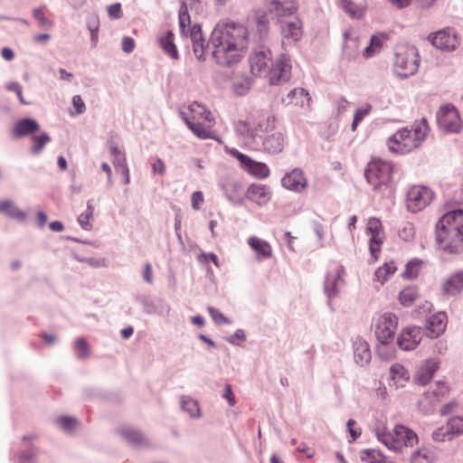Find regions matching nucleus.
Returning a JSON list of instances; mask_svg holds the SVG:
<instances>
[{
    "label": "nucleus",
    "instance_id": "obj_9",
    "mask_svg": "<svg viewBox=\"0 0 463 463\" xmlns=\"http://www.w3.org/2000/svg\"><path fill=\"white\" fill-rule=\"evenodd\" d=\"M434 193L424 185H412L406 194V207L411 213L426 208L432 201Z\"/></svg>",
    "mask_w": 463,
    "mask_h": 463
},
{
    "label": "nucleus",
    "instance_id": "obj_58",
    "mask_svg": "<svg viewBox=\"0 0 463 463\" xmlns=\"http://www.w3.org/2000/svg\"><path fill=\"white\" fill-rule=\"evenodd\" d=\"M72 105L77 115L82 114L85 111V103L80 95H75L72 98Z\"/></svg>",
    "mask_w": 463,
    "mask_h": 463
},
{
    "label": "nucleus",
    "instance_id": "obj_52",
    "mask_svg": "<svg viewBox=\"0 0 463 463\" xmlns=\"http://www.w3.org/2000/svg\"><path fill=\"white\" fill-rule=\"evenodd\" d=\"M415 230L411 222H406L400 230L399 236L405 241H410L414 238Z\"/></svg>",
    "mask_w": 463,
    "mask_h": 463
},
{
    "label": "nucleus",
    "instance_id": "obj_38",
    "mask_svg": "<svg viewBox=\"0 0 463 463\" xmlns=\"http://www.w3.org/2000/svg\"><path fill=\"white\" fill-rule=\"evenodd\" d=\"M397 270V267L393 261L385 262L379 267L375 273V279L381 284H384Z\"/></svg>",
    "mask_w": 463,
    "mask_h": 463
},
{
    "label": "nucleus",
    "instance_id": "obj_17",
    "mask_svg": "<svg viewBox=\"0 0 463 463\" xmlns=\"http://www.w3.org/2000/svg\"><path fill=\"white\" fill-rule=\"evenodd\" d=\"M249 63L253 75L266 73L269 65L272 64L271 52L269 49L253 52L250 55Z\"/></svg>",
    "mask_w": 463,
    "mask_h": 463
},
{
    "label": "nucleus",
    "instance_id": "obj_30",
    "mask_svg": "<svg viewBox=\"0 0 463 463\" xmlns=\"http://www.w3.org/2000/svg\"><path fill=\"white\" fill-rule=\"evenodd\" d=\"M193 43V50L196 58L200 61L205 60V44L203 37L201 26L194 24V29L189 35Z\"/></svg>",
    "mask_w": 463,
    "mask_h": 463
},
{
    "label": "nucleus",
    "instance_id": "obj_23",
    "mask_svg": "<svg viewBox=\"0 0 463 463\" xmlns=\"http://www.w3.org/2000/svg\"><path fill=\"white\" fill-rule=\"evenodd\" d=\"M344 275L345 269L340 265H334L328 271L325 281V289L329 295L335 294L344 285Z\"/></svg>",
    "mask_w": 463,
    "mask_h": 463
},
{
    "label": "nucleus",
    "instance_id": "obj_26",
    "mask_svg": "<svg viewBox=\"0 0 463 463\" xmlns=\"http://www.w3.org/2000/svg\"><path fill=\"white\" fill-rule=\"evenodd\" d=\"M286 105H295L301 108H310L311 97L309 93L303 88H295L288 92L287 97L283 99Z\"/></svg>",
    "mask_w": 463,
    "mask_h": 463
},
{
    "label": "nucleus",
    "instance_id": "obj_59",
    "mask_svg": "<svg viewBox=\"0 0 463 463\" xmlns=\"http://www.w3.org/2000/svg\"><path fill=\"white\" fill-rule=\"evenodd\" d=\"M135 48V41L131 37H124L122 40V50L129 53L131 52Z\"/></svg>",
    "mask_w": 463,
    "mask_h": 463
},
{
    "label": "nucleus",
    "instance_id": "obj_15",
    "mask_svg": "<svg viewBox=\"0 0 463 463\" xmlns=\"http://www.w3.org/2000/svg\"><path fill=\"white\" fill-rule=\"evenodd\" d=\"M429 40L435 47L443 51H454L459 44L457 34L449 29L430 34Z\"/></svg>",
    "mask_w": 463,
    "mask_h": 463
},
{
    "label": "nucleus",
    "instance_id": "obj_27",
    "mask_svg": "<svg viewBox=\"0 0 463 463\" xmlns=\"http://www.w3.org/2000/svg\"><path fill=\"white\" fill-rule=\"evenodd\" d=\"M111 161L116 169V172L121 174L124 176L125 184H129V169L127 165L125 154L121 152L118 148L113 146L111 148Z\"/></svg>",
    "mask_w": 463,
    "mask_h": 463
},
{
    "label": "nucleus",
    "instance_id": "obj_19",
    "mask_svg": "<svg viewBox=\"0 0 463 463\" xmlns=\"http://www.w3.org/2000/svg\"><path fill=\"white\" fill-rule=\"evenodd\" d=\"M245 197L259 206L266 205L272 197L269 185L264 184H251L246 190Z\"/></svg>",
    "mask_w": 463,
    "mask_h": 463
},
{
    "label": "nucleus",
    "instance_id": "obj_21",
    "mask_svg": "<svg viewBox=\"0 0 463 463\" xmlns=\"http://www.w3.org/2000/svg\"><path fill=\"white\" fill-rule=\"evenodd\" d=\"M281 184L288 190L301 193L307 188V180L304 172L296 168L283 176Z\"/></svg>",
    "mask_w": 463,
    "mask_h": 463
},
{
    "label": "nucleus",
    "instance_id": "obj_22",
    "mask_svg": "<svg viewBox=\"0 0 463 463\" xmlns=\"http://www.w3.org/2000/svg\"><path fill=\"white\" fill-rule=\"evenodd\" d=\"M439 368V361L435 358L425 360L419 367L415 381L420 385L428 384L433 378L435 373Z\"/></svg>",
    "mask_w": 463,
    "mask_h": 463
},
{
    "label": "nucleus",
    "instance_id": "obj_62",
    "mask_svg": "<svg viewBox=\"0 0 463 463\" xmlns=\"http://www.w3.org/2000/svg\"><path fill=\"white\" fill-rule=\"evenodd\" d=\"M458 406V402L455 401L449 402V403L442 406L440 409V413L445 415L453 411Z\"/></svg>",
    "mask_w": 463,
    "mask_h": 463
},
{
    "label": "nucleus",
    "instance_id": "obj_28",
    "mask_svg": "<svg viewBox=\"0 0 463 463\" xmlns=\"http://www.w3.org/2000/svg\"><path fill=\"white\" fill-rule=\"evenodd\" d=\"M40 130V126L36 120L32 118H24L18 120L12 130L14 137H22L24 136L32 135Z\"/></svg>",
    "mask_w": 463,
    "mask_h": 463
},
{
    "label": "nucleus",
    "instance_id": "obj_20",
    "mask_svg": "<svg viewBox=\"0 0 463 463\" xmlns=\"http://www.w3.org/2000/svg\"><path fill=\"white\" fill-rule=\"evenodd\" d=\"M448 317L445 312H438L430 316L425 323V334L430 338L441 335L447 327Z\"/></svg>",
    "mask_w": 463,
    "mask_h": 463
},
{
    "label": "nucleus",
    "instance_id": "obj_49",
    "mask_svg": "<svg viewBox=\"0 0 463 463\" xmlns=\"http://www.w3.org/2000/svg\"><path fill=\"white\" fill-rule=\"evenodd\" d=\"M33 17L38 21L39 26L43 29H50L52 26V22L45 17L43 7L35 8L33 10Z\"/></svg>",
    "mask_w": 463,
    "mask_h": 463
},
{
    "label": "nucleus",
    "instance_id": "obj_47",
    "mask_svg": "<svg viewBox=\"0 0 463 463\" xmlns=\"http://www.w3.org/2000/svg\"><path fill=\"white\" fill-rule=\"evenodd\" d=\"M33 146L32 152L33 154H38L43 148V146L51 141V137L48 134L43 133L41 135H34L31 137Z\"/></svg>",
    "mask_w": 463,
    "mask_h": 463
},
{
    "label": "nucleus",
    "instance_id": "obj_39",
    "mask_svg": "<svg viewBox=\"0 0 463 463\" xmlns=\"http://www.w3.org/2000/svg\"><path fill=\"white\" fill-rule=\"evenodd\" d=\"M0 213L16 220H24L25 217V213L9 200L0 202Z\"/></svg>",
    "mask_w": 463,
    "mask_h": 463
},
{
    "label": "nucleus",
    "instance_id": "obj_29",
    "mask_svg": "<svg viewBox=\"0 0 463 463\" xmlns=\"http://www.w3.org/2000/svg\"><path fill=\"white\" fill-rule=\"evenodd\" d=\"M236 129L241 134L254 137L261 132V125L257 122V117L251 115L246 120L236 123Z\"/></svg>",
    "mask_w": 463,
    "mask_h": 463
},
{
    "label": "nucleus",
    "instance_id": "obj_61",
    "mask_svg": "<svg viewBox=\"0 0 463 463\" xmlns=\"http://www.w3.org/2000/svg\"><path fill=\"white\" fill-rule=\"evenodd\" d=\"M152 170L154 173L164 175L165 172V165L163 160L156 159L152 165Z\"/></svg>",
    "mask_w": 463,
    "mask_h": 463
},
{
    "label": "nucleus",
    "instance_id": "obj_16",
    "mask_svg": "<svg viewBox=\"0 0 463 463\" xmlns=\"http://www.w3.org/2000/svg\"><path fill=\"white\" fill-rule=\"evenodd\" d=\"M421 328L420 326H406L401 331L397 344L402 350H414L421 341Z\"/></svg>",
    "mask_w": 463,
    "mask_h": 463
},
{
    "label": "nucleus",
    "instance_id": "obj_43",
    "mask_svg": "<svg viewBox=\"0 0 463 463\" xmlns=\"http://www.w3.org/2000/svg\"><path fill=\"white\" fill-rule=\"evenodd\" d=\"M120 434L131 444L138 446L147 445L146 437L138 430L130 428H125L120 430Z\"/></svg>",
    "mask_w": 463,
    "mask_h": 463
},
{
    "label": "nucleus",
    "instance_id": "obj_1",
    "mask_svg": "<svg viewBox=\"0 0 463 463\" xmlns=\"http://www.w3.org/2000/svg\"><path fill=\"white\" fill-rule=\"evenodd\" d=\"M210 43L214 61L222 66H231L245 56L250 43V33L241 24L222 22L213 30Z\"/></svg>",
    "mask_w": 463,
    "mask_h": 463
},
{
    "label": "nucleus",
    "instance_id": "obj_11",
    "mask_svg": "<svg viewBox=\"0 0 463 463\" xmlns=\"http://www.w3.org/2000/svg\"><path fill=\"white\" fill-rule=\"evenodd\" d=\"M438 123L447 132L458 133L462 128V121L457 109L450 105L440 107L438 112Z\"/></svg>",
    "mask_w": 463,
    "mask_h": 463
},
{
    "label": "nucleus",
    "instance_id": "obj_31",
    "mask_svg": "<svg viewBox=\"0 0 463 463\" xmlns=\"http://www.w3.org/2000/svg\"><path fill=\"white\" fill-rule=\"evenodd\" d=\"M354 357L355 363L362 366L367 364L371 360L369 345L362 338L356 339L354 343Z\"/></svg>",
    "mask_w": 463,
    "mask_h": 463
},
{
    "label": "nucleus",
    "instance_id": "obj_55",
    "mask_svg": "<svg viewBox=\"0 0 463 463\" xmlns=\"http://www.w3.org/2000/svg\"><path fill=\"white\" fill-rule=\"evenodd\" d=\"M250 88V81L248 79H244L241 81H236L233 84V91L240 96L246 94Z\"/></svg>",
    "mask_w": 463,
    "mask_h": 463
},
{
    "label": "nucleus",
    "instance_id": "obj_48",
    "mask_svg": "<svg viewBox=\"0 0 463 463\" xmlns=\"http://www.w3.org/2000/svg\"><path fill=\"white\" fill-rule=\"evenodd\" d=\"M371 109L372 106L368 104L356 109L351 126L353 131L356 130L359 123L370 113Z\"/></svg>",
    "mask_w": 463,
    "mask_h": 463
},
{
    "label": "nucleus",
    "instance_id": "obj_44",
    "mask_svg": "<svg viewBox=\"0 0 463 463\" xmlns=\"http://www.w3.org/2000/svg\"><path fill=\"white\" fill-rule=\"evenodd\" d=\"M179 27L181 33L184 35H190L192 29H194V25H191V19L186 5H182L179 10Z\"/></svg>",
    "mask_w": 463,
    "mask_h": 463
},
{
    "label": "nucleus",
    "instance_id": "obj_41",
    "mask_svg": "<svg viewBox=\"0 0 463 463\" xmlns=\"http://www.w3.org/2000/svg\"><path fill=\"white\" fill-rule=\"evenodd\" d=\"M424 261L420 259H412L407 262L404 270L402 273V278L413 279L417 278L423 267Z\"/></svg>",
    "mask_w": 463,
    "mask_h": 463
},
{
    "label": "nucleus",
    "instance_id": "obj_51",
    "mask_svg": "<svg viewBox=\"0 0 463 463\" xmlns=\"http://www.w3.org/2000/svg\"><path fill=\"white\" fill-rule=\"evenodd\" d=\"M75 350L80 359L87 358L90 355V350L87 341L84 338H78L75 341Z\"/></svg>",
    "mask_w": 463,
    "mask_h": 463
},
{
    "label": "nucleus",
    "instance_id": "obj_40",
    "mask_svg": "<svg viewBox=\"0 0 463 463\" xmlns=\"http://www.w3.org/2000/svg\"><path fill=\"white\" fill-rule=\"evenodd\" d=\"M341 6L345 10V12L354 19L362 18L366 11L365 5H356L354 2L351 0H341Z\"/></svg>",
    "mask_w": 463,
    "mask_h": 463
},
{
    "label": "nucleus",
    "instance_id": "obj_12",
    "mask_svg": "<svg viewBox=\"0 0 463 463\" xmlns=\"http://www.w3.org/2000/svg\"><path fill=\"white\" fill-rule=\"evenodd\" d=\"M230 154L240 162L241 167L250 175L260 179L267 178L269 175L270 171L266 164L257 162L236 149H232Z\"/></svg>",
    "mask_w": 463,
    "mask_h": 463
},
{
    "label": "nucleus",
    "instance_id": "obj_3",
    "mask_svg": "<svg viewBox=\"0 0 463 463\" xmlns=\"http://www.w3.org/2000/svg\"><path fill=\"white\" fill-rule=\"evenodd\" d=\"M428 131L427 120L422 118L420 121H416L411 129L405 128L395 132L388 139V146L392 152L409 153L420 146Z\"/></svg>",
    "mask_w": 463,
    "mask_h": 463
},
{
    "label": "nucleus",
    "instance_id": "obj_10",
    "mask_svg": "<svg viewBox=\"0 0 463 463\" xmlns=\"http://www.w3.org/2000/svg\"><path fill=\"white\" fill-rule=\"evenodd\" d=\"M366 234L370 237V252L374 260H376L385 241V232L380 219L372 217L368 220L366 224Z\"/></svg>",
    "mask_w": 463,
    "mask_h": 463
},
{
    "label": "nucleus",
    "instance_id": "obj_35",
    "mask_svg": "<svg viewBox=\"0 0 463 463\" xmlns=\"http://www.w3.org/2000/svg\"><path fill=\"white\" fill-rule=\"evenodd\" d=\"M284 142V136L281 133L277 132L268 136L265 138L263 142V146L264 149L269 153L276 154L282 151Z\"/></svg>",
    "mask_w": 463,
    "mask_h": 463
},
{
    "label": "nucleus",
    "instance_id": "obj_4",
    "mask_svg": "<svg viewBox=\"0 0 463 463\" xmlns=\"http://www.w3.org/2000/svg\"><path fill=\"white\" fill-rule=\"evenodd\" d=\"M182 118L191 131L201 139L214 138V117L203 105L193 102L188 113L182 112Z\"/></svg>",
    "mask_w": 463,
    "mask_h": 463
},
{
    "label": "nucleus",
    "instance_id": "obj_50",
    "mask_svg": "<svg viewBox=\"0 0 463 463\" xmlns=\"http://www.w3.org/2000/svg\"><path fill=\"white\" fill-rule=\"evenodd\" d=\"M182 408L188 411L189 414L193 417L198 416L199 414V406L197 402L192 400L190 398H183L181 401Z\"/></svg>",
    "mask_w": 463,
    "mask_h": 463
},
{
    "label": "nucleus",
    "instance_id": "obj_33",
    "mask_svg": "<svg viewBox=\"0 0 463 463\" xmlns=\"http://www.w3.org/2000/svg\"><path fill=\"white\" fill-rule=\"evenodd\" d=\"M159 46L164 52L173 60H177L179 57L176 45L174 43V33L167 31L157 38Z\"/></svg>",
    "mask_w": 463,
    "mask_h": 463
},
{
    "label": "nucleus",
    "instance_id": "obj_32",
    "mask_svg": "<svg viewBox=\"0 0 463 463\" xmlns=\"http://www.w3.org/2000/svg\"><path fill=\"white\" fill-rule=\"evenodd\" d=\"M248 244L257 253L259 260L268 259L272 256V248L270 244L264 240L251 236L248 239Z\"/></svg>",
    "mask_w": 463,
    "mask_h": 463
},
{
    "label": "nucleus",
    "instance_id": "obj_14",
    "mask_svg": "<svg viewBox=\"0 0 463 463\" xmlns=\"http://www.w3.org/2000/svg\"><path fill=\"white\" fill-rule=\"evenodd\" d=\"M266 71L269 83L272 85L286 82L290 78L291 65L285 56H280L275 63L270 64Z\"/></svg>",
    "mask_w": 463,
    "mask_h": 463
},
{
    "label": "nucleus",
    "instance_id": "obj_45",
    "mask_svg": "<svg viewBox=\"0 0 463 463\" xmlns=\"http://www.w3.org/2000/svg\"><path fill=\"white\" fill-rule=\"evenodd\" d=\"M360 458L365 463H390L386 457L377 449H364L361 451Z\"/></svg>",
    "mask_w": 463,
    "mask_h": 463
},
{
    "label": "nucleus",
    "instance_id": "obj_56",
    "mask_svg": "<svg viewBox=\"0 0 463 463\" xmlns=\"http://www.w3.org/2000/svg\"><path fill=\"white\" fill-rule=\"evenodd\" d=\"M108 14L110 19H119L122 17V8L119 3L110 5L107 8Z\"/></svg>",
    "mask_w": 463,
    "mask_h": 463
},
{
    "label": "nucleus",
    "instance_id": "obj_63",
    "mask_svg": "<svg viewBox=\"0 0 463 463\" xmlns=\"http://www.w3.org/2000/svg\"><path fill=\"white\" fill-rule=\"evenodd\" d=\"M449 392V388L446 383H438L434 394L437 396H445Z\"/></svg>",
    "mask_w": 463,
    "mask_h": 463
},
{
    "label": "nucleus",
    "instance_id": "obj_54",
    "mask_svg": "<svg viewBox=\"0 0 463 463\" xmlns=\"http://www.w3.org/2000/svg\"><path fill=\"white\" fill-rule=\"evenodd\" d=\"M208 312L213 320V322L217 325L230 324V321L227 317H225L218 309L208 307Z\"/></svg>",
    "mask_w": 463,
    "mask_h": 463
},
{
    "label": "nucleus",
    "instance_id": "obj_18",
    "mask_svg": "<svg viewBox=\"0 0 463 463\" xmlns=\"http://www.w3.org/2000/svg\"><path fill=\"white\" fill-rule=\"evenodd\" d=\"M298 3L296 0H269L268 11L273 14L279 22L285 20L286 17L293 15L298 11Z\"/></svg>",
    "mask_w": 463,
    "mask_h": 463
},
{
    "label": "nucleus",
    "instance_id": "obj_37",
    "mask_svg": "<svg viewBox=\"0 0 463 463\" xmlns=\"http://www.w3.org/2000/svg\"><path fill=\"white\" fill-rule=\"evenodd\" d=\"M436 453L430 448L421 447L411 455V463H434Z\"/></svg>",
    "mask_w": 463,
    "mask_h": 463
},
{
    "label": "nucleus",
    "instance_id": "obj_57",
    "mask_svg": "<svg viewBox=\"0 0 463 463\" xmlns=\"http://www.w3.org/2000/svg\"><path fill=\"white\" fill-rule=\"evenodd\" d=\"M192 207L194 210H199L204 201L203 194L200 191H196L192 194Z\"/></svg>",
    "mask_w": 463,
    "mask_h": 463
},
{
    "label": "nucleus",
    "instance_id": "obj_2",
    "mask_svg": "<svg viewBox=\"0 0 463 463\" xmlns=\"http://www.w3.org/2000/svg\"><path fill=\"white\" fill-rule=\"evenodd\" d=\"M436 241L444 252H463V210L450 211L441 216L436 227Z\"/></svg>",
    "mask_w": 463,
    "mask_h": 463
},
{
    "label": "nucleus",
    "instance_id": "obj_34",
    "mask_svg": "<svg viewBox=\"0 0 463 463\" xmlns=\"http://www.w3.org/2000/svg\"><path fill=\"white\" fill-rule=\"evenodd\" d=\"M390 378L397 388L403 387L410 380V373L402 364H394L390 368Z\"/></svg>",
    "mask_w": 463,
    "mask_h": 463
},
{
    "label": "nucleus",
    "instance_id": "obj_6",
    "mask_svg": "<svg viewBox=\"0 0 463 463\" xmlns=\"http://www.w3.org/2000/svg\"><path fill=\"white\" fill-rule=\"evenodd\" d=\"M393 165L380 158L372 159L365 169L367 182L374 188L387 187L391 181Z\"/></svg>",
    "mask_w": 463,
    "mask_h": 463
},
{
    "label": "nucleus",
    "instance_id": "obj_13",
    "mask_svg": "<svg viewBox=\"0 0 463 463\" xmlns=\"http://www.w3.org/2000/svg\"><path fill=\"white\" fill-rule=\"evenodd\" d=\"M463 434V417H450L444 426L432 432V439L436 442L451 440L454 437Z\"/></svg>",
    "mask_w": 463,
    "mask_h": 463
},
{
    "label": "nucleus",
    "instance_id": "obj_42",
    "mask_svg": "<svg viewBox=\"0 0 463 463\" xmlns=\"http://www.w3.org/2000/svg\"><path fill=\"white\" fill-rule=\"evenodd\" d=\"M419 297V291L415 286H408L399 293L398 299L404 307L411 306Z\"/></svg>",
    "mask_w": 463,
    "mask_h": 463
},
{
    "label": "nucleus",
    "instance_id": "obj_46",
    "mask_svg": "<svg viewBox=\"0 0 463 463\" xmlns=\"http://www.w3.org/2000/svg\"><path fill=\"white\" fill-rule=\"evenodd\" d=\"M94 207L91 204V201L87 203L86 210L80 213L78 217V222L86 231H90L92 229L91 220L93 218Z\"/></svg>",
    "mask_w": 463,
    "mask_h": 463
},
{
    "label": "nucleus",
    "instance_id": "obj_8",
    "mask_svg": "<svg viewBox=\"0 0 463 463\" xmlns=\"http://www.w3.org/2000/svg\"><path fill=\"white\" fill-rule=\"evenodd\" d=\"M398 326V317L391 312L376 314L372 329L378 342L385 346L392 342Z\"/></svg>",
    "mask_w": 463,
    "mask_h": 463
},
{
    "label": "nucleus",
    "instance_id": "obj_25",
    "mask_svg": "<svg viewBox=\"0 0 463 463\" xmlns=\"http://www.w3.org/2000/svg\"><path fill=\"white\" fill-rule=\"evenodd\" d=\"M441 290L444 296L458 295L463 290V269L450 275L442 284Z\"/></svg>",
    "mask_w": 463,
    "mask_h": 463
},
{
    "label": "nucleus",
    "instance_id": "obj_53",
    "mask_svg": "<svg viewBox=\"0 0 463 463\" xmlns=\"http://www.w3.org/2000/svg\"><path fill=\"white\" fill-rule=\"evenodd\" d=\"M57 421L61 427L67 431L74 430L78 425L77 419L68 416H61L57 420Z\"/></svg>",
    "mask_w": 463,
    "mask_h": 463
},
{
    "label": "nucleus",
    "instance_id": "obj_60",
    "mask_svg": "<svg viewBox=\"0 0 463 463\" xmlns=\"http://www.w3.org/2000/svg\"><path fill=\"white\" fill-rule=\"evenodd\" d=\"M223 398L227 399L228 400V402H229V405L230 406H234L235 404V397L232 393V387L230 384L226 383L225 384V387H224V393H223Z\"/></svg>",
    "mask_w": 463,
    "mask_h": 463
},
{
    "label": "nucleus",
    "instance_id": "obj_5",
    "mask_svg": "<svg viewBox=\"0 0 463 463\" xmlns=\"http://www.w3.org/2000/svg\"><path fill=\"white\" fill-rule=\"evenodd\" d=\"M375 435L380 442L395 452L402 451L403 448H411L419 442L415 431L402 424L395 425L392 431L385 427H378Z\"/></svg>",
    "mask_w": 463,
    "mask_h": 463
},
{
    "label": "nucleus",
    "instance_id": "obj_64",
    "mask_svg": "<svg viewBox=\"0 0 463 463\" xmlns=\"http://www.w3.org/2000/svg\"><path fill=\"white\" fill-rule=\"evenodd\" d=\"M298 451L301 452V453H305L307 455V457L308 458H311L314 457L315 455V450L309 447H307L306 444L304 443H301L298 447Z\"/></svg>",
    "mask_w": 463,
    "mask_h": 463
},
{
    "label": "nucleus",
    "instance_id": "obj_24",
    "mask_svg": "<svg viewBox=\"0 0 463 463\" xmlns=\"http://www.w3.org/2000/svg\"><path fill=\"white\" fill-rule=\"evenodd\" d=\"M280 23L281 34L288 42H297L302 36V22L295 17L291 20H282Z\"/></svg>",
    "mask_w": 463,
    "mask_h": 463
},
{
    "label": "nucleus",
    "instance_id": "obj_7",
    "mask_svg": "<svg viewBox=\"0 0 463 463\" xmlns=\"http://www.w3.org/2000/svg\"><path fill=\"white\" fill-rule=\"evenodd\" d=\"M394 72L407 78L416 73L419 67V54L414 46L404 45L397 49L394 60Z\"/></svg>",
    "mask_w": 463,
    "mask_h": 463
},
{
    "label": "nucleus",
    "instance_id": "obj_36",
    "mask_svg": "<svg viewBox=\"0 0 463 463\" xmlns=\"http://www.w3.org/2000/svg\"><path fill=\"white\" fill-rule=\"evenodd\" d=\"M388 39V35L383 33L373 35L369 46H367L364 51V56L365 58H370L379 52Z\"/></svg>",
    "mask_w": 463,
    "mask_h": 463
}]
</instances>
